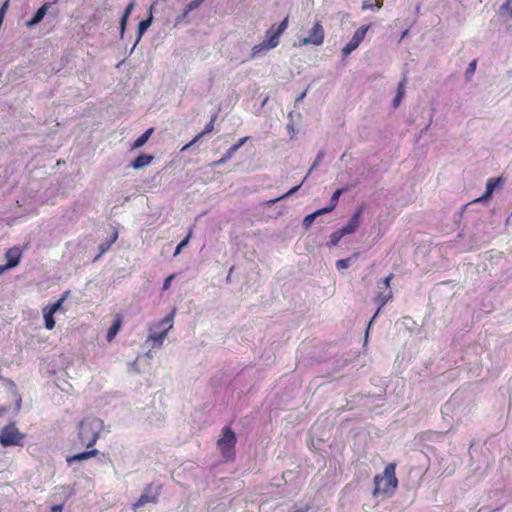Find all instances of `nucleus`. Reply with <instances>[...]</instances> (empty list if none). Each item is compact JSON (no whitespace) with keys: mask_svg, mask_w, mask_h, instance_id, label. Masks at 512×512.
<instances>
[{"mask_svg":"<svg viewBox=\"0 0 512 512\" xmlns=\"http://www.w3.org/2000/svg\"><path fill=\"white\" fill-rule=\"evenodd\" d=\"M329 212H331V210L328 207H324L322 209H318L315 212L311 213V215H313V217L316 219L318 216H321V215L329 213Z\"/></svg>","mask_w":512,"mask_h":512,"instance_id":"a18cd8bd","label":"nucleus"},{"mask_svg":"<svg viewBox=\"0 0 512 512\" xmlns=\"http://www.w3.org/2000/svg\"><path fill=\"white\" fill-rule=\"evenodd\" d=\"M133 9H134V3L131 2L125 8L123 15L126 17H129Z\"/></svg>","mask_w":512,"mask_h":512,"instance_id":"09e8293b","label":"nucleus"},{"mask_svg":"<svg viewBox=\"0 0 512 512\" xmlns=\"http://www.w3.org/2000/svg\"><path fill=\"white\" fill-rule=\"evenodd\" d=\"M304 182L305 181L303 180L299 185H296V186L292 187L288 192H286L285 194L281 195L280 198L281 199H286V198L292 196L293 194H295L300 189V187L302 186V184Z\"/></svg>","mask_w":512,"mask_h":512,"instance_id":"58836bf2","label":"nucleus"},{"mask_svg":"<svg viewBox=\"0 0 512 512\" xmlns=\"http://www.w3.org/2000/svg\"><path fill=\"white\" fill-rule=\"evenodd\" d=\"M348 189L346 187H342V188H339L337 189L333 195L331 196V199H330V204L329 206H327L331 211H333L335 209V207L337 206V203L339 201V198L340 196L345 193Z\"/></svg>","mask_w":512,"mask_h":512,"instance_id":"b1692460","label":"nucleus"},{"mask_svg":"<svg viewBox=\"0 0 512 512\" xmlns=\"http://www.w3.org/2000/svg\"><path fill=\"white\" fill-rule=\"evenodd\" d=\"M280 200H282V199L280 198V196H279V197H277V198H275V199H271V200L267 201V205H268V206L274 205L276 202H278V201H280Z\"/></svg>","mask_w":512,"mask_h":512,"instance_id":"603ef678","label":"nucleus"},{"mask_svg":"<svg viewBox=\"0 0 512 512\" xmlns=\"http://www.w3.org/2000/svg\"><path fill=\"white\" fill-rule=\"evenodd\" d=\"M288 27V17H285L281 22L280 24L276 27L275 26V29L276 31L282 35V33L287 29Z\"/></svg>","mask_w":512,"mask_h":512,"instance_id":"79ce46f5","label":"nucleus"},{"mask_svg":"<svg viewBox=\"0 0 512 512\" xmlns=\"http://www.w3.org/2000/svg\"><path fill=\"white\" fill-rule=\"evenodd\" d=\"M120 327H121V323H120V320H116L112 325L111 327L109 328L108 332H107V340L108 341H111L116 335L117 333L119 332L120 330Z\"/></svg>","mask_w":512,"mask_h":512,"instance_id":"c85d7f7f","label":"nucleus"},{"mask_svg":"<svg viewBox=\"0 0 512 512\" xmlns=\"http://www.w3.org/2000/svg\"><path fill=\"white\" fill-rule=\"evenodd\" d=\"M247 140V137H244V138H241L238 143H236L235 145H239V149L241 148V146L244 145V143L246 142Z\"/></svg>","mask_w":512,"mask_h":512,"instance_id":"4d7b16f0","label":"nucleus"},{"mask_svg":"<svg viewBox=\"0 0 512 512\" xmlns=\"http://www.w3.org/2000/svg\"><path fill=\"white\" fill-rule=\"evenodd\" d=\"M188 14H185V9L183 10V13L177 17V23H179L180 21H182L184 18L187 17Z\"/></svg>","mask_w":512,"mask_h":512,"instance_id":"6e6d98bb","label":"nucleus"},{"mask_svg":"<svg viewBox=\"0 0 512 512\" xmlns=\"http://www.w3.org/2000/svg\"><path fill=\"white\" fill-rule=\"evenodd\" d=\"M236 444V435L232 429L225 426L222 429V437L218 440L217 445L223 456L229 460L234 456V447Z\"/></svg>","mask_w":512,"mask_h":512,"instance_id":"20e7f679","label":"nucleus"},{"mask_svg":"<svg viewBox=\"0 0 512 512\" xmlns=\"http://www.w3.org/2000/svg\"><path fill=\"white\" fill-rule=\"evenodd\" d=\"M175 277L174 274L168 276L165 280H164V283H163V290L166 291L170 288V285H171V281L172 279Z\"/></svg>","mask_w":512,"mask_h":512,"instance_id":"de8ad7c7","label":"nucleus"},{"mask_svg":"<svg viewBox=\"0 0 512 512\" xmlns=\"http://www.w3.org/2000/svg\"><path fill=\"white\" fill-rule=\"evenodd\" d=\"M98 453H99V451L97 449H91V450L84 451V452H81V453H78V454H75L72 456H68L66 458V462L68 463V465H72L74 462H80V461L87 460L91 457H94Z\"/></svg>","mask_w":512,"mask_h":512,"instance_id":"f8f14e48","label":"nucleus"},{"mask_svg":"<svg viewBox=\"0 0 512 512\" xmlns=\"http://www.w3.org/2000/svg\"><path fill=\"white\" fill-rule=\"evenodd\" d=\"M189 240H190V233L183 240H181V242L177 245L173 255L178 256L181 253L182 249L188 245Z\"/></svg>","mask_w":512,"mask_h":512,"instance_id":"473e14b6","label":"nucleus"},{"mask_svg":"<svg viewBox=\"0 0 512 512\" xmlns=\"http://www.w3.org/2000/svg\"><path fill=\"white\" fill-rule=\"evenodd\" d=\"M324 29L319 21H317L313 27L309 31V35L300 40L299 46H304L308 44H313L315 46H320L324 42Z\"/></svg>","mask_w":512,"mask_h":512,"instance_id":"39448f33","label":"nucleus"},{"mask_svg":"<svg viewBox=\"0 0 512 512\" xmlns=\"http://www.w3.org/2000/svg\"><path fill=\"white\" fill-rule=\"evenodd\" d=\"M168 332L161 331L158 334H150L149 339L153 340L158 347L162 346Z\"/></svg>","mask_w":512,"mask_h":512,"instance_id":"7c9ffc66","label":"nucleus"},{"mask_svg":"<svg viewBox=\"0 0 512 512\" xmlns=\"http://www.w3.org/2000/svg\"><path fill=\"white\" fill-rule=\"evenodd\" d=\"M49 4H43L33 15V17L26 23L28 28H33L38 25L45 17Z\"/></svg>","mask_w":512,"mask_h":512,"instance_id":"ddd939ff","label":"nucleus"},{"mask_svg":"<svg viewBox=\"0 0 512 512\" xmlns=\"http://www.w3.org/2000/svg\"><path fill=\"white\" fill-rule=\"evenodd\" d=\"M314 221H315V218L313 217V215L309 214V215L305 216V218L303 220V227L305 229H308L313 224Z\"/></svg>","mask_w":512,"mask_h":512,"instance_id":"37998d69","label":"nucleus"},{"mask_svg":"<svg viewBox=\"0 0 512 512\" xmlns=\"http://www.w3.org/2000/svg\"><path fill=\"white\" fill-rule=\"evenodd\" d=\"M280 36L281 35L275 29V25H273L266 31L264 42L267 44L268 48L273 49L279 45Z\"/></svg>","mask_w":512,"mask_h":512,"instance_id":"4468645a","label":"nucleus"},{"mask_svg":"<svg viewBox=\"0 0 512 512\" xmlns=\"http://www.w3.org/2000/svg\"><path fill=\"white\" fill-rule=\"evenodd\" d=\"M392 277H393V275L390 274L387 277H385L384 279H381L378 282V289L379 290H382V289L388 290V289H390V281H391Z\"/></svg>","mask_w":512,"mask_h":512,"instance_id":"72a5a7b5","label":"nucleus"},{"mask_svg":"<svg viewBox=\"0 0 512 512\" xmlns=\"http://www.w3.org/2000/svg\"><path fill=\"white\" fill-rule=\"evenodd\" d=\"M405 86H406V77H404L398 84V87H397V93L393 99V106L394 107H398V105L400 104L402 98L404 97V93H405Z\"/></svg>","mask_w":512,"mask_h":512,"instance_id":"aec40b11","label":"nucleus"},{"mask_svg":"<svg viewBox=\"0 0 512 512\" xmlns=\"http://www.w3.org/2000/svg\"><path fill=\"white\" fill-rule=\"evenodd\" d=\"M6 412V408L0 407V416H2Z\"/></svg>","mask_w":512,"mask_h":512,"instance_id":"bf43d9fd","label":"nucleus"},{"mask_svg":"<svg viewBox=\"0 0 512 512\" xmlns=\"http://www.w3.org/2000/svg\"><path fill=\"white\" fill-rule=\"evenodd\" d=\"M174 311L165 316L159 323L158 327L165 332H168L173 326Z\"/></svg>","mask_w":512,"mask_h":512,"instance_id":"412c9836","label":"nucleus"},{"mask_svg":"<svg viewBox=\"0 0 512 512\" xmlns=\"http://www.w3.org/2000/svg\"><path fill=\"white\" fill-rule=\"evenodd\" d=\"M204 136V133L200 132L198 135H196L189 143H187L185 146L182 147L181 151L188 150L190 147L195 145L197 142L200 141V139Z\"/></svg>","mask_w":512,"mask_h":512,"instance_id":"f704fd0d","label":"nucleus"},{"mask_svg":"<svg viewBox=\"0 0 512 512\" xmlns=\"http://www.w3.org/2000/svg\"><path fill=\"white\" fill-rule=\"evenodd\" d=\"M216 117H217V115L214 114L211 117L210 121L206 124L204 130L202 131V133H204V135L213 131V129H214V122L216 120Z\"/></svg>","mask_w":512,"mask_h":512,"instance_id":"4c0bfd02","label":"nucleus"},{"mask_svg":"<svg viewBox=\"0 0 512 512\" xmlns=\"http://www.w3.org/2000/svg\"><path fill=\"white\" fill-rule=\"evenodd\" d=\"M395 469L396 465L394 463H390L385 467L382 475L375 476V488L373 491L374 496L379 494L390 496L395 492L398 486V480L395 476Z\"/></svg>","mask_w":512,"mask_h":512,"instance_id":"f03ea898","label":"nucleus"},{"mask_svg":"<svg viewBox=\"0 0 512 512\" xmlns=\"http://www.w3.org/2000/svg\"><path fill=\"white\" fill-rule=\"evenodd\" d=\"M8 6H9V0H6L2 4V6L0 7V18H1V20L4 19V15H5V13H6L7 9H8Z\"/></svg>","mask_w":512,"mask_h":512,"instance_id":"49530a36","label":"nucleus"},{"mask_svg":"<svg viewBox=\"0 0 512 512\" xmlns=\"http://www.w3.org/2000/svg\"><path fill=\"white\" fill-rule=\"evenodd\" d=\"M344 236H345V234L342 233V230L338 229L337 231H335L331 234L330 240L328 241L327 246L334 247V246L338 245L341 238Z\"/></svg>","mask_w":512,"mask_h":512,"instance_id":"bb28decb","label":"nucleus"},{"mask_svg":"<svg viewBox=\"0 0 512 512\" xmlns=\"http://www.w3.org/2000/svg\"><path fill=\"white\" fill-rule=\"evenodd\" d=\"M205 0H192L185 7V14H189L191 11L196 10L201 6Z\"/></svg>","mask_w":512,"mask_h":512,"instance_id":"2f4dec72","label":"nucleus"},{"mask_svg":"<svg viewBox=\"0 0 512 512\" xmlns=\"http://www.w3.org/2000/svg\"><path fill=\"white\" fill-rule=\"evenodd\" d=\"M103 429V421L97 417H87L78 424V438L80 442L91 448L99 438Z\"/></svg>","mask_w":512,"mask_h":512,"instance_id":"f257e3e1","label":"nucleus"},{"mask_svg":"<svg viewBox=\"0 0 512 512\" xmlns=\"http://www.w3.org/2000/svg\"><path fill=\"white\" fill-rule=\"evenodd\" d=\"M64 300H65V298L62 297V298L58 299L55 303H53L51 306L46 307V308L55 314L62 307Z\"/></svg>","mask_w":512,"mask_h":512,"instance_id":"e433bc0d","label":"nucleus"},{"mask_svg":"<svg viewBox=\"0 0 512 512\" xmlns=\"http://www.w3.org/2000/svg\"><path fill=\"white\" fill-rule=\"evenodd\" d=\"M152 8L153 7L151 6L150 10H149V17L147 19H144V20L140 21L139 24H138L136 43H138L140 41V39L143 36V34L147 31V29L152 24V21H153Z\"/></svg>","mask_w":512,"mask_h":512,"instance_id":"2eb2a0df","label":"nucleus"},{"mask_svg":"<svg viewBox=\"0 0 512 512\" xmlns=\"http://www.w3.org/2000/svg\"><path fill=\"white\" fill-rule=\"evenodd\" d=\"M363 211H364L363 206H360L356 209V211L353 213V215L349 219L348 223L345 226H343L342 228H340L342 230V233H344L345 235H348V234H352V233L356 232V230L359 227L360 218L363 214Z\"/></svg>","mask_w":512,"mask_h":512,"instance_id":"9d476101","label":"nucleus"},{"mask_svg":"<svg viewBox=\"0 0 512 512\" xmlns=\"http://www.w3.org/2000/svg\"><path fill=\"white\" fill-rule=\"evenodd\" d=\"M11 267L8 266V264L6 263L5 265H0V275L2 273H4L7 269H10Z\"/></svg>","mask_w":512,"mask_h":512,"instance_id":"864d4df0","label":"nucleus"},{"mask_svg":"<svg viewBox=\"0 0 512 512\" xmlns=\"http://www.w3.org/2000/svg\"><path fill=\"white\" fill-rule=\"evenodd\" d=\"M43 317L45 322V328L51 330L55 327L54 313L49 311L47 308L43 310Z\"/></svg>","mask_w":512,"mask_h":512,"instance_id":"5701e85b","label":"nucleus"},{"mask_svg":"<svg viewBox=\"0 0 512 512\" xmlns=\"http://www.w3.org/2000/svg\"><path fill=\"white\" fill-rule=\"evenodd\" d=\"M62 505H54L52 507V512H62Z\"/></svg>","mask_w":512,"mask_h":512,"instance_id":"5fc2aeb1","label":"nucleus"},{"mask_svg":"<svg viewBox=\"0 0 512 512\" xmlns=\"http://www.w3.org/2000/svg\"><path fill=\"white\" fill-rule=\"evenodd\" d=\"M239 150V145H232L224 154L225 159L230 160L233 155Z\"/></svg>","mask_w":512,"mask_h":512,"instance_id":"a19ab883","label":"nucleus"},{"mask_svg":"<svg viewBox=\"0 0 512 512\" xmlns=\"http://www.w3.org/2000/svg\"><path fill=\"white\" fill-rule=\"evenodd\" d=\"M324 157H325V151L324 150H320L318 152L314 162L312 163V165H311L307 175L304 177V181H306L308 176L311 174V172L320 165V163H321V161L323 160Z\"/></svg>","mask_w":512,"mask_h":512,"instance_id":"cd10ccee","label":"nucleus"},{"mask_svg":"<svg viewBox=\"0 0 512 512\" xmlns=\"http://www.w3.org/2000/svg\"><path fill=\"white\" fill-rule=\"evenodd\" d=\"M306 96V91L303 92L299 97H297L296 102L302 101Z\"/></svg>","mask_w":512,"mask_h":512,"instance_id":"13d9d810","label":"nucleus"},{"mask_svg":"<svg viewBox=\"0 0 512 512\" xmlns=\"http://www.w3.org/2000/svg\"><path fill=\"white\" fill-rule=\"evenodd\" d=\"M304 182L305 181L303 180L299 185H296V186L292 187L288 192H286L285 194L281 195L280 198L281 199H286V198L292 196L293 194H295L300 189V187L302 186V184Z\"/></svg>","mask_w":512,"mask_h":512,"instance_id":"ea45409f","label":"nucleus"},{"mask_svg":"<svg viewBox=\"0 0 512 512\" xmlns=\"http://www.w3.org/2000/svg\"><path fill=\"white\" fill-rule=\"evenodd\" d=\"M225 162H227V160H226V159H225V157L223 156V157H222V158H220L219 160L214 161V162L211 164V166H212V167H218V166H220V165L224 164Z\"/></svg>","mask_w":512,"mask_h":512,"instance_id":"8fccbe9b","label":"nucleus"},{"mask_svg":"<svg viewBox=\"0 0 512 512\" xmlns=\"http://www.w3.org/2000/svg\"><path fill=\"white\" fill-rule=\"evenodd\" d=\"M357 258V254H354L353 256L351 257H348V258H344V259H339L336 261V268L338 270H344V269H347L351 266L353 260H355Z\"/></svg>","mask_w":512,"mask_h":512,"instance_id":"393cba45","label":"nucleus"},{"mask_svg":"<svg viewBox=\"0 0 512 512\" xmlns=\"http://www.w3.org/2000/svg\"><path fill=\"white\" fill-rule=\"evenodd\" d=\"M391 298H392V292L390 289H388V290L382 289V290L378 291V293L375 297V300H374L375 303L378 305V308L369 322L366 334L368 333L373 322L376 320L381 309L391 300Z\"/></svg>","mask_w":512,"mask_h":512,"instance_id":"6e6552de","label":"nucleus"},{"mask_svg":"<svg viewBox=\"0 0 512 512\" xmlns=\"http://www.w3.org/2000/svg\"><path fill=\"white\" fill-rule=\"evenodd\" d=\"M153 158L154 157L152 155L140 154L131 162V166L134 169H141L148 166L152 162Z\"/></svg>","mask_w":512,"mask_h":512,"instance_id":"dca6fc26","label":"nucleus"},{"mask_svg":"<svg viewBox=\"0 0 512 512\" xmlns=\"http://www.w3.org/2000/svg\"><path fill=\"white\" fill-rule=\"evenodd\" d=\"M499 16L505 26V30L512 33V0H506L499 8Z\"/></svg>","mask_w":512,"mask_h":512,"instance_id":"1a4fd4ad","label":"nucleus"},{"mask_svg":"<svg viewBox=\"0 0 512 512\" xmlns=\"http://www.w3.org/2000/svg\"><path fill=\"white\" fill-rule=\"evenodd\" d=\"M407 34H408V31H407V30H405V31L402 33V38H404Z\"/></svg>","mask_w":512,"mask_h":512,"instance_id":"680f3d73","label":"nucleus"},{"mask_svg":"<svg viewBox=\"0 0 512 512\" xmlns=\"http://www.w3.org/2000/svg\"><path fill=\"white\" fill-rule=\"evenodd\" d=\"M271 48H268L267 44L264 42V40L255 45L253 48H252V52H251V56L250 58L251 59H255L259 56H262L264 54H266Z\"/></svg>","mask_w":512,"mask_h":512,"instance_id":"6ab92c4d","label":"nucleus"},{"mask_svg":"<svg viewBox=\"0 0 512 512\" xmlns=\"http://www.w3.org/2000/svg\"><path fill=\"white\" fill-rule=\"evenodd\" d=\"M128 19L129 17H126L124 15H122L121 19H120V33H121V37L123 36L124 34V31H125V28H126V25H127V22H128Z\"/></svg>","mask_w":512,"mask_h":512,"instance_id":"c03bdc74","label":"nucleus"},{"mask_svg":"<svg viewBox=\"0 0 512 512\" xmlns=\"http://www.w3.org/2000/svg\"><path fill=\"white\" fill-rule=\"evenodd\" d=\"M504 183L503 177L489 178L486 182V190L484 194L476 200V202H482L490 199L494 191Z\"/></svg>","mask_w":512,"mask_h":512,"instance_id":"9b49d317","label":"nucleus"},{"mask_svg":"<svg viewBox=\"0 0 512 512\" xmlns=\"http://www.w3.org/2000/svg\"><path fill=\"white\" fill-rule=\"evenodd\" d=\"M25 435L16 427L15 423H10L0 430V444L3 447L23 446Z\"/></svg>","mask_w":512,"mask_h":512,"instance_id":"7ed1b4c3","label":"nucleus"},{"mask_svg":"<svg viewBox=\"0 0 512 512\" xmlns=\"http://www.w3.org/2000/svg\"><path fill=\"white\" fill-rule=\"evenodd\" d=\"M21 253L18 249H10L6 253L7 264L11 268L16 267L19 264Z\"/></svg>","mask_w":512,"mask_h":512,"instance_id":"a211bd4d","label":"nucleus"},{"mask_svg":"<svg viewBox=\"0 0 512 512\" xmlns=\"http://www.w3.org/2000/svg\"><path fill=\"white\" fill-rule=\"evenodd\" d=\"M266 102H267V99H264L262 102V105H265Z\"/></svg>","mask_w":512,"mask_h":512,"instance_id":"0e129e2a","label":"nucleus"},{"mask_svg":"<svg viewBox=\"0 0 512 512\" xmlns=\"http://www.w3.org/2000/svg\"><path fill=\"white\" fill-rule=\"evenodd\" d=\"M118 234L115 232L110 239L105 240L101 244H99V254L94 258V262L97 261L105 252H107L111 245L117 240Z\"/></svg>","mask_w":512,"mask_h":512,"instance_id":"f3484780","label":"nucleus"},{"mask_svg":"<svg viewBox=\"0 0 512 512\" xmlns=\"http://www.w3.org/2000/svg\"><path fill=\"white\" fill-rule=\"evenodd\" d=\"M383 3V0L365 1L363 2L362 10H379L383 7Z\"/></svg>","mask_w":512,"mask_h":512,"instance_id":"a878e982","label":"nucleus"},{"mask_svg":"<svg viewBox=\"0 0 512 512\" xmlns=\"http://www.w3.org/2000/svg\"><path fill=\"white\" fill-rule=\"evenodd\" d=\"M476 67H477V60H473L469 63V65L465 71V79L467 82H469L472 79V77L476 71Z\"/></svg>","mask_w":512,"mask_h":512,"instance_id":"c756f323","label":"nucleus"},{"mask_svg":"<svg viewBox=\"0 0 512 512\" xmlns=\"http://www.w3.org/2000/svg\"><path fill=\"white\" fill-rule=\"evenodd\" d=\"M266 102H267V99H264L262 102V105H265Z\"/></svg>","mask_w":512,"mask_h":512,"instance_id":"69168bd1","label":"nucleus"},{"mask_svg":"<svg viewBox=\"0 0 512 512\" xmlns=\"http://www.w3.org/2000/svg\"><path fill=\"white\" fill-rule=\"evenodd\" d=\"M204 136V133L200 132L198 135H196L189 143H187L185 146L182 147L181 151L188 150L190 147L195 145L197 142L200 141V139Z\"/></svg>","mask_w":512,"mask_h":512,"instance_id":"c9c22d12","label":"nucleus"},{"mask_svg":"<svg viewBox=\"0 0 512 512\" xmlns=\"http://www.w3.org/2000/svg\"><path fill=\"white\" fill-rule=\"evenodd\" d=\"M153 133V128L147 129L143 134H141L134 142L133 148L142 147L150 138Z\"/></svg>","mask_w":512,"mask_h":512,"instance_id":"4be33fe9","label":"nucleus"},{"mask_svg":"<svg viewBox=\"0 0 512 512\" xmlns=\"http://www.w3.org/2000/svg\"><path fill=\"white\" fill-rule=\"evenodd\" d=\"M369 29V26L359 27L352 36L351 40L343 47L342 53L344 56L350 55L354 50L358 48L360 43L364 40L365 35Z\"/></svg>","mask_w":512,"mask_h":512,"instance_id":"423d86ee","label":"nucleus"},{"mask_svg":"<svg viewBox=\"0 0 512 512\" xmlns=\"http://www.w3.org/2000/svg\"><path fill=\"white\" fill-rule=\"evenodd\" d=\"M232 271H233V267H231V268H230V270H229V274H228V276H227V281H229V280H230V275H231V272H232Z\"/></svg>","mask_w":512,"mask_h":512,"instance_id":"052dcab7","label":"nucleus"},{"mask_svg":"<svg viewBox=\"0 0 512 512\" xmlns=\"http://www.w3.org/2000/svg\"><path fill=\"white\" fill-rule=\"evenodd\" d=\"M266 102H267V99H264L262 102V105H265Z\"/></svg>","mask_w":512,"mask_h":512,"instance_id":"e2e57ef3","label":"nucleus"},{"mask_svg":"<svg viewBox=\"0 0 512 512\" xmlns=\"http://www.w3.org/2000/svg\"><path fill=\"white\" fill-rule=\"evenodd\" d=\"M311 506L309 504L305 505V507L293 509L290 512H308L310 510Z\"/></svg>","mask_w":512,"mask_h":512,"instance_id":"3c124183","label":"nucleus"},{"mask_svg":"<svg viewBox=\"0 0 512 512\" xmlns=\"http://www.w3.org/2000/svg\"><path fill=\"white\" fill-rule=\"evenodd\" d=\"M160 494V486H154L153 484L148 485L140 498L134 503V509H138L145 505L146 503H155L157 501V497Z\"/></svg>","mask_w":512,"mask_h":512,"instance_id":"0eeeda50","label":"nucleus"}]
</instances>
